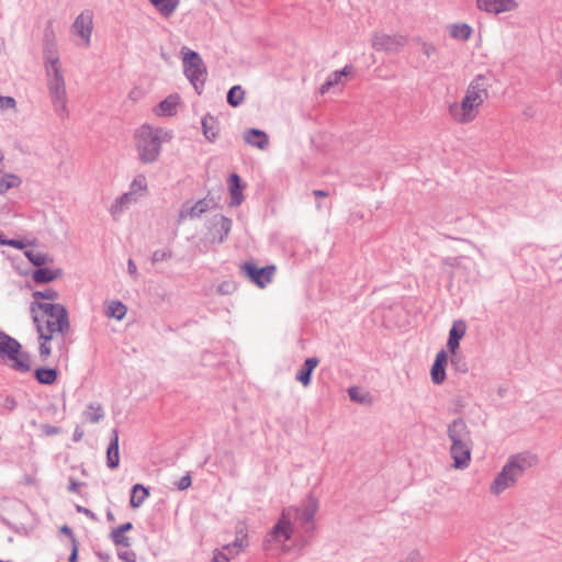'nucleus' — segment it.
I'll list each match as a JSON object with an SVG mask.
<instances>
[{
  "label": "nucleus",
  "instance_id": "38",
  "mask_svg": "<svg viewBox=\"0 0 562 562\" xmlns=\"http://www.w3.org/2000/svg\"><path fill=\"white\" fill-rule=\"evenodd\" d=\"M25 256L29 258V260L33 265L38 266V267L53 261V259L48 255L36 251V250H27L25 252Z\"/></svg>",
  "mask_w": 562,
  "mask_h": 562
},
{
  "label": "nucleus",
  "instance_id": "50",
  "mask_svg": "<svg viewBox=\"0 0 562 562\" xmlns=\"http://www.w3.org/2000/svg\"><path fill=\"white\" fill-rule=\"evenodd\" d=\"M314 195L317 198H326L328 193L324 190H314Z\"/></svg>",
  "mask_w": 562,
  "mask_h": 562
},
{
  "label": "nucleus",
  "instance_id": "19",
  "mask_svg": "<svg viewBox=\"0 0 562 562\" xmlns=\"http://www.w3.org/2000/svg\"><path fill=\"white\" fill-rule=\"evenodd\" d=\"M451 442H471L470 431L462 419L453 420L448 428Z\"/></svg>",
  "mask_w": 562,
  "mask_h": 562
},
{
  "label": "nucleus",
  "instance_id": "5",
  "mask_svg": "<svg viewBox=\"0 0 562 562\" xmlns=\"http://www.w3.org/2000/svg\"><path fill=\"white\" fill-rule=\"evenodd\" d=\"M0 357L15 371L27 372L31 369L30 356L22 350L18 340L5 334H0Z\"/></svg>",
  "mask_w": 562,
  "mask_h": 562
},
{
  "label": "nucleus",
  "instance_id": "6",
  "mask_svg": "<svg viewBox=\"0 0 562 562\" xmlns=\"http://www.w3.org/2000/svg\"><path fill=\"white\" fill-rule=\"evenodd\" d=\"M296 513L297 510L294 508L283 510L279 521L267 536L266 548L268 550H281L285 541L291 538L293 531L291 517Z\"/></svg>",
  "mask_w": 562,
  "mask_h": 562
},
{
  "label": "nucleus",
  "instance_id": "30",
  "mask_svg": "<svg viewBox=\"0 0 562 562\" xmlns=\"http://www.w3.org/2000/svg\"><path fill=\"white\" fill-rule=\"evenodd\" d=\"M151 4L164 16H170L179 5L180 0H150Z\"/></svg>",
  "mask_w": 562,
  "mask_h": 562
},
{
  "label": "nucleus",
  "instance_id": "57",
  "mask_svg": "<svg viewBox=\"0 0 562 562\" xmlns=\"http://www.w3.org/2000/svg\"><path fill=\"white\" fill-rule=\"evenodd\" d=\"M80 439V434H77L76 440Z\"/></svg>",
  "mask_w": 562,
  "mask_h": 562
},
{
  "label": "nucleus",
  "instance_id": "53",
  "mask_svg": "<svg viewBox=\"0 0 562 562\" xmlns=\"http://www.w3.org/2000/svg\"><path fill=\"white\" fill-rule=\"evenodd\" d=\"M61 531L65 532V533H71L70 529L67 526H64L61 528Z\"/></svg>",
  "mask_w": 562,
  "mask_h": 562
},
{
  "label": "nucleus",
  "instance_id": "35",
  "mask_svg": "<svg viewBox=\"0 0 562 562\" xmlns=\"http://www.w3.org/2000/svg\"><path fill=\"white\" fill-rule=\"evenodd\" d=\"M104 416L103 408L100 404L88 405L83 412V417L89 423H98Z\"/></svg>",
  "mask_w": 562,
  "mask_h": 562
},
{
  "label": "nucleus",
  "instance_id": "28",
  "mask_svg": "<svg viewBox=\"0 0 562 562\" xmlns=\"http://www.w3.org/2000/svg\"><path fill=\"white\" fill-rule=\"evenodd\" d=\"M448 32L452 38L465 42L471 37L472 29L467 23H454L448 27Z\"/></svg>",
  "mask_w": 562,
  "mask_h": 562
},
{
  "label": "nucleus",
  "instance_id": "41",
  "mask_svg": "<svg viewBox=\"0 0 562 562\" xmlns=\"http://www.w3.org/2000/svg\"><path fill=\"white\" fill-rule=\"evenodd\" d=\"M451 357H452L451 362L456 370H458L462 373L468 371V364H467L465 360L463 359V357L458 355V352H456V356H451Z\"/></svg>",
  "mask_w": 562,
  "mask_h": 562
},
{
  "label": "nucleus",
  "instance_id": "44",
  "mask_svg": "<svg viewBox=\"0 0 562 562\" xmlns=\"http://www.w3.org/2000/svg\"><path fill=\"white\" fill-rule=\"evenodd\" d=\"M217 226L221 228V231L224 232V235L227 236L232 229V221L222 216L217 222Z\"/></svg>",
  "mask_w": 562,
  "mask_h": 562
},
{
  "label": "nucleus",
  "instance_id": "9",
  "mask_svg": "<svg viewBox=\"0 0 562 562\" xmlns=\"http://www.w3.org/2000/svg\"><path fill=\"white\" fill-rule=\"evenodd\" d=\"M183 54V67L184 74L188 79L193 83V86L198 89V83L201 86L205 81L206 77V68L202 58L198 53L192 50L182 49Z\"/></svg>",
  "mask_w": 562,
  "mask_h": 562
},
{
  "label": "nucleus",
  "instance_id": "12",
  "mask_svg": "<svg viewBox=\"0 0 562 562\" xmlns=\"http://www.w3.org/2000/svg\"><path fill=\"white\" fill-rule=\"evenodd\" d=\"M519 475L513 470V465H509L507 462L491 484L490 490L493 494L497 495L514 485Z\"/></svg>",
  "mask_w": 562,
  "mask_h": 562
},
{
  "label": "nucleus",
  "instance_id": "18",
  "mask_svg": "<svg viewBox=\"0 0 562 562\" xmlns=\"http://www.w3.org/2000/svg\"><path fill=\"white\" fill-rule=\"evenodd\" d=\"M448 356L445 350H440L435 358V362L430 370L431 381L435 384H441L446 380V364Z\"/></svg>",
  "mask_w": 562,
  "mask_h": 562
},
{
  "label": "nucleus",
  "instance_id": "14",
  "mask_svg": "<svg viewBox=\"0 0 562 562\" xmlns=\"http://www.w3.org/2000/svg\"><path fill=\"white\" fill-rule=\"evenodd\" d=\"M450 454L456 469H465L471 461V442H452Z\"/></svg>",
  "mask_w": 562,
  "mask_h": 562
},
{
  "label": "nucleus",
  "instance_id": "29",
  "mask_svg": "<svg viewBox=\"0 0 562 562\" xmlns=\"http://www.w3.org/2000/svg\"><path fill=\"white\" fill-rule=\"evenodd\" d=\"M61 274V270L40 268L32 273V278L37 283H47L56 280Z\"/></svg>",
  "mask_w": 562,
  "mask_h": 562
},
{
  "label": "nucleus",
  "instance_id": "22",
  "mask_svg": "<svg viewBox=\"0 0 562 562\" xmlns=\"http://www.w3.org/2000/svg\"><path fill=\"white\" fill-rule=\"evenodd\" d=\"M180 98L177 94H171L161 101L154 110L159 116H171L177 113Z\"/></svg>",
  "mask_w": 562,
  "mask_h": 562
},
{
  "label": "nucleus",
  "instance_id": "51",
  "mask_svg": "<svg viewBox=\"0 0 562 562\" xmlns=\"http://www.w3.org/2000/svg\"><path fill=\"white\" fill-rule=\"evenodd\" d=\"M132 527H133V526H132V524H131V522H126V524L121 525V526L119 527V529H121V531H123V532L125 533L126 531L131 530V529H132Z\"/></svg>",
  "mask_w": 562,
  "mask_h": 562
},
{
  "label": "nucleus",
  "instance_id": "25",
  "mask_svg": "<svg viewBox=\"0 0 562 562\" xmlns=\"http://www.w3.org/2000/svg\"><path fill=\"white\" fill-rule=\"evenodd\" d=\"M244 139L247 144L255 146L261 150L266 149L269 144L268 135L265 132L256 128H252L245 133Z\"/></svg>",
  "mask_w": 562,
  "mask_h": 562
},
{
  "label": "nucleus",
  "instance_id": "47",
  "mask_svg": "<svg viewBox=\"0 0 562 562\" xmlns=\"http://www.w3.org/2000/svg\"><path fill=\"white\" fill-rule=\"evenodd\" d=\"M170 256V254H168L167 251L165 250H158V251H155L154 255H153V261L154 262H158L160 260H164L166 258H168Z\"/></svg>",
  "mask_w": 562,
  "mask_h": 562
},
{
  "label": "nucleus",
  "instance_id": "42",
  "mask_svg": "<svg viewBox=\"0 0 562 562\" xmlns=\"http://www.w3.org/2000/svg\"><path fill=\"white\" fill-rule=\"evenodd\" d=\"M348 392L350 398L355 402L364 403L367 401L368 394L362 393L357 387H350Z\"/></svg>",
  "mask_w": 562,
  "mask_h": 562
},
{
  "label": "nucleus",
  "instance_id": "4",
  "mask_svg": "<svg viewBox=\"0 0 562 562\" xmlns=\"http://www.w3.org/2000/svg\"><path fill=\"white\" fill-rule=\"evenodd\" d=\"M47 72L50 76L49 93L55 111L60 116H66L67 111V91L64 81L59 60L56 56H52L47 63Z\"/></svg>",
  "mask_w": 562,
  "mask_h": 562
},
{
  "label": "nucleus",
  "instance_id": "1",
  "mask_svg": "<svg viewBox=\"0 0 562 562\" xmlns=\"http://www.w3.org/2000/svg\"><path fill=\"white\" fill-rule=\"evenodd\" d=\"M30 313L38 334L40 356L46 359L52 355L50 341L59 337L64 338L71 331L68 311L63 304H36Z\"/></svg>",
  "mask_w": 562,
  "mask_h": 562
},
{
  "label": "nucleus",
  "instance_id": "3",
  "mask_svg": "<svg viewBox=\"0 0 562 562\" xmlns=\"http://www.w3.org/2000/svg\"><path fill=\"white\" fill-rule=\"evenodd\" d=\"M134 137L139 159L144 164H149L157 160L161 145L170 142L172 135L162 127L144 124L136 130Z\"/></svg>",
  "mask_w": 562,
  "mask_h": 562
},
{
  "label": "nucleus",
  "instance_id": "7",
  "mask_svg": "<svg viewBox=\"0 0 562 562\" xmlns=\"http://www.w3.org/2000/svg\"><path fill=\"white\" fill-rule=\"evenodd\" d=\"M409 37L403 33H375L371 40V46L376 52L396 54L408 44Z\"/></svg>",
  "mask_w": 562,
  "mask_h": 562
},
{
  "label": "nucleus",
  "instance_id": "52",
  "mask_svg": "<svg viewBox=\"0 0 562 562\" xmlns=\"http://www.w3.org/2000/svg\"><path fill=\"white\" fill-rule=\"evenodd\" d=\"M77 488H78V484H77V483H75V482H72V483L70 484V491L76 492V491H77Z\"/></svg>",
  "mask_w": 562,
  "mask_h": 562
},
{
  "label": "nucleus",
  "instance_id": "15",
  "mask_svg": "<svg viewBox=\"0 0 562 562\" xmlns=\"http://www.w3.org/2000/svg\"><path fill=\"white\" fill-rule=\"evenodd\" d=\"M353 74V67L350 65H347L341 70H337L331 72L326 81L321 86L319 93L325 94L334 87H342L346 83L347 76H350Z\"/></svg>",
  "mask_w": 562,
  "mask_h": 562
},
{
  "label": "nucleus",
  "instance_id": "27",
  "mask_svg": "<svg viewBox=\"0 0 562 562\" xmlns=\"http://www.w3.org/2000/svg\"><path fill=\"white\" fill-rule=\"evenodd\" d=\"M318 364L317 358H307L302 367V369L296 374V380L301 382L304 386H307L311 382V375L314 369Z\"/></svg>",
  "mask_w": 562,
  "mask_h": 562
},
{
  "label": "nucleus",
  "instance_id": "21",
  "mask_svg": "<svg viewBox=\"0 0 562 562\" xmlns=\"http://www.w3.org/2000/svg\"><path fill=\"white\" fill-rule=\"evenodd\" d=\"M212 207V201L211 200H200L194 205L184 207L180 212V218L187 220V218H196L201 216L203 213L209 211Z\"/></svg>",
  "mask_w": 562,
  "mask_h": 562
},
{
  "label": "nucleus",
  "instance_id": "39",
  "mask_svg": "<svg viewBox=\"0 0 562 562\" xmlns=\"http://www.w3.org/2000/svg\"><path fill=\"white\" fill-rule=\"evenodd\" d=\"M147 190V180L144 176H138L134 179L131 192L124 196V199H130L133 194L143 193Z\"/></svg>",
  "mask_w": 562,
  "mask_h": 562
},
{
  "label": "nucleus",
  "instance_id": "40",
  "mask_svg": "<svg viewBox=\"0 0 562 562\" xmlns=\"http://www.w3.org/2000/svg\"><path fill=\"white\" fill-rule=\"evenodd\" d=\"M111 538H112V540H113L116 544L124 546V547L130 546L128 538H127V537L125 536V533H124L123 531H121V529H119V528L114 529V530L111 532Z\"/></svg>",
  "mask_w": 562,
  "mask_h": 562
},
{
  "label": "nucleus",
  "instance_id": "49",
  "mask_svg": "<svg viewBox=\"0 0 562 562\" xmlns=\"http://www.w3.org/2000/svg\"><path fill=\"white\" fill-rule=\"evenodd\" d=\"M128 271L131 274L136 273V265L132 259L128 260Z\"/></svg>",
  "mask_w": 562,
  "mask_h": 562
},
{
  "label": "nucleus",
  "instance_id": "2",
  "mask_svg": "<svg viewBox=\"0 0 562 562\" xmlns=\"http://www.w3.org/2000/svg\"><path fill=\"white\" fill-rule=\"evenodd\" d=\"M490 78L485 74H479L473 77L464 90L460 101L449 104L448 113L456 124H470L474 122L480 111L488 99Z\"/></svg>",
  "mask_w": 562,
  "mask_h": 562
},
{
  "label": "nucleus",
  "instance_id": "11",
  "mask_svg": "<svg viewBox=\"0 0 562 562\" xmlns=\"http://www.w3.org/2000/svg\"><path fill=\"white\" fill-rule=\"evenodd\" d=\"M241 268L247 277L261 289L266 288L272 282L273 276L276 273V266L273 265L258 268L251 262H245Z\"/></svg>",
  "mask_w": 562,
  "mask_h": 562
},
{
  "label": "nucleus",
  "instance_id": "43",
  "mask_svg": "<svg viewBox=\"0 0 562 562\" xmlns=\"http://www.w3.org/2000/svg\"><path fill=\"white\" fill-rule=\"evenodd\" d=\"M16 108V102L12 97L0 95V109H12Z\"/></svg>",
  "mask_w": 562,
  "mask_h": 562
},
{
  "label": "nucleus",
  "instance_id": "10",
  "mask_svg": "<svg viewBox=\"0 0 562 562\" xmlns=\"http://www.w3.org/2000/svg\"><path fill=\"white\" fill-rule=\"evenodd\" d=\"M476 8L487 14H503L519 10V0H475Z\"/></svg>",
  "mask_w": 562,
  "mask_h": 562
},
{
  "label": "nucleus",
  "instance_id": "8",
  "mask_svg": "<svg viewBox=\"0 0 562 562\" xmlns=\"http://www.w3.org/2000/svg\"><path fill=\"white\" fill-rule=\"evenodd\" d=\"M248 546L247 527L243 522L236 526V537L231 543L223 546L222 550L214 551L212 562H229L231 558L238 555Z\"/></svg>",
  "mask_w": 562,
  "mask_h": 562
},
{
  "label": "nucleus",
  "instance_id": "37",
  "mask_svg": "<svg viewBox=\"0 0 562 562\" xmlns=\"http://www.w3.org/2000/svg\"><path fill=\"white\" fill-rule=\"evenodd\" d=\"M416 43L419 53L426 56L427 58L434 57L438 52L437 46L431 41L423 40L419 37L416 40Z\"/></svg>",
  "mask_w": 562,
  "mask_h": 562
},
{
  "label": "nucleus",
  "instance_id": "55",
  "mask_svg": "<svg viewBox=\"0 0 562 562\" xmlns=\"http://www.w3.org/2000/svg\"><path fill=\"white\" fill-rule=\"evenodd\" d=\"M559 81L562 85V72L559 75Z\"/></svg>",
  "mask_w": 562,
  "mask_h": 562
},
{
  "label": "nucleus",
  "instance_id": "58",
  "mask_svg": "<svg viewBox=\"0 0 562 562\" xmlns=\"http://www.w3.org/2000/svg\"><path fill=\"white\" fill-rule=\"evenodd\" d=\"M80 439V434H77L76 440Z\"/></svg>",
  "mask_w": 562,
  "mask_h": 562
},
{
  "label": "nucleus",
  "instance_id": "56",
  "mask_svg": "<svg viewBox=\"0 0 562 562\" xmlns=\"http://www.w3.org/2000/svg\"><path fill=\"white\" fill-rule=\"evenodd\" d=\"M80 439V434H77L76 440Z\"/></svg>",
  "mask_w": 562,
  "mask_h": 562
},
{
  "label": "nucleus",
  "instance_id": "23",
  "mask_svg": "<svg viewBox=\"0 0 562 562\" xmlns=\"http://www.w3.org/2000/svg\"><path fill=\"white\" fill-rule=\"evenodd\" d=\"M228 189L231 194V204L232 205H239L241 204L244 196H243V190L244 184H241V180L238 175L232 173L228 178Z\"/></svg>",
  "mask_w": 562,
  "mask_h": 562
},
{
  "label": "nucleus",
  "instance_id": "46",
  "mask_svg": "<svg viewBox=\"0 0 562 562\" xmlns=\"http://www.w3.org/2000/svg\"><path fill=\"white\" fill-rule=\"evenodd\" d=\"M192 480L189 474L182 476L179 482L177 483V486L179 490L183 491L191 486Z\"/></svg>",
  "mask_w": 562,
  "mask_h": 562
},
{
  "label": "nucleus",
  "instance_id": "16",
  "mask_svg": "<svg viewBox=\"0 0 562 562\" xmlns=\"http://www.w3.org/2000/svg\"><path fill=\"white\" fill-rule=\"evenodd\" d=\"M467 325L463 321H456L452 324L447 342V347L451 356H456V352L458 351L460 345V340L464 337Z\"/></svg>",
  "mask_w": 562,
  "mask_h": 562
},
{
  "label": "nucleus",
  "instance_id": "45",
  "mask_svg": "<svg viewBox=\"0 0 562 562\" xmlns=\"http://www.w3.org/2000/svg\"><path fill=\"white\" fill-rule=\"evenodd\" d=\"M0 244L8 245V246H11L16 249H23L24 247H26V243H24L23 240H19V239H9V240L1 239Z\"/></svg>",
  "mask_w": 562,
  "mask_h": 562
},
{
  "label": "nucleus",
  "instance_id": "26",
  "mask_svg": "<svg viewBox=\"0 0 562 562\" xmlns=\"http://www.w3.org/2000/svg\"><path fill=\"white\" fill-rule=\"evenodd\" d=\"M104 313L109 318L122 321L127 313V307L121 301H106L104 302Z\"/></svg>",
  "mask_w": 562,
  "mask_h": 562
},
{
  "label": "nucleus",
  "instance_id": "33",
  "mask_svg": "<svg viewBox=\"0 0 562 562\" xmlns=\"http://www.w3.org/2000/svg\"><path fill=\"white\" fill-rule=\"evenodd\" d=\"M106 461L111 469H115L120 463L119 436L116 432L114 434V438L108 448Z\"/></svg>",
  "mask_w": 562,
  "mask_h": 562
},
{
  "label": "nucleus",
  "instance_id": "24",
  "mask_svg": "<svg viewBox=\"0 0 562 562\" xmlns=\"http://www.w3.org/2000/svg\"><path fill=\"white\" fill-rule=\"evenodd\" d=\"M20 182L18 176L4 171L3 156L0 153V194L5 193L11 188H16Z\"/></svg>",
  "mask_w": 562,
  "mask_h": 562
},
{
  "label": "nucleus",
  "instance_id": "31",
  "mask_svg": "<svg viewBox=\"0 0 562 562\" xmlns=\"http://www.w3.org/2000/svg\"><path fill=\"white\" fill-rule=\"evenodd\" d=\"M149 496V490L142 484H136L133 486L132 495H131V506L134 508H138Z\"/></svg>",
  "mask_w": 562,
  "mask_h": 562
},
{
  "label": "nucleus",
  "instance_id": "13",
  "mask_svg": "<svg viewBox=\"0 0 562 562\" xmlns=\"http://www.w3.org/2000/svg\"><path fill=\"white\" fill-rule=\"evenodd\" d=\"M93 26V15L90 11H83L74 22L72 29L86 46L90 45Z\"/></svg>",
  "mask_w": 562,
  "mask_h": 562
},
{
  "label": "nucleus",
  "instance_id": "48",
  "mask_svg": "<svg viewBox=\"0 0 562 562\" xmlns=\"http://www.w3.org/2000/svg\"><path fill=\"white\" fill-rule=\"evenodd\" d=\"M77 557H78V544H77L76 540L74 539L72 540V551L69 557V562H77Z\"/></svg>",
  "mask_w": 562,
  "mask_h": 562
},
{
  "label": "nucleus",
  "instance_id": "36",
  "mask_svg": "<svg viewBox=\"0 0 562 562\" xmlns=\"http://www.w3.org/2000/svg\"><path fill=\"white\" fill-rule=\"evenodd\" d=\"M245 99V91L240 86H234L227 93V102L229 105L236 108L243 103Z\"/></svg>",
  "mask_w": 562,
  "mask_h": 562
},
{
  "label": "nucleus",
  "instance_id": "32",
  "mask_svg": "<svg viewBox=\"0 0 562 562\" xmlns=\"http://www.w3.org/2000/svg\"><path fill=\"white\" fill-rule=\"evenodd\" d=\"M57 370L53 368H38L35 370V378L41 384H54L57 380Z\"/></svg>",
  "mask_w": 562,
  "mask_h": 562
},
{
  "label": "nucleus",
  "instance_id": "54",
  "mask_svg": "<svg viewBox=\"0 0 562 562\" xmlns=\"http://www.w3.org/2000/svg\"><path fill=\"white\" fill-rule=\"evenodd\" d=\"M121 558H123V555H121ZM124 559L127 560L128 562H134V560H128V555H125Z\"/></svg>",
  "mask_w": 562,
  "mask_h": 562
},
{
  "label": "nucleus",
  "instance_id": "17",
  "mask_svg": "<svg viewBox=\"0 0 562 562\" xmlns=\"http://www.w3.org/2000/svg\"><path fill=\"white\" fill-rule=\"evenodd\" d=\"M59 299V293L52 289V288H47V289H44L42 291H35L33 292L32 294V302L30 304V311H33V307L38 304H43V305H60V303H58Z\"/></svg>",
  "mask_w": 562,
  "mask_h": 562
},
{
  "label": "nucleus",
  "instance_id": "20",
  "mask_svg": "<svg viewBox=\"0 0 562 562\" xmlns=\"http://www.w3.org/2000/svg\"><path fill=\"white\" fill-rule=\"evenodd\" d=\"M509 465H513V470L521 476L522 473L532 468L537 463V457L531 453H520L508 460Z\"/></svg>",
  "mask_w": 562,
  "mask_h": 562
},
{
  "label": "nucleus",
  "instance_id": "34",
  "mask_svg": "<svg viewBox=\"0 0 562 562\" xmlns=\"http://www.w3.org/2000/svg\"><path fill=\"white\" fill-rule=\"evenodd\" d=\"M202 126H203V132H204L205 137L209 140L214 142L218 135L217 121L213 116L207 115V116L203 117Z\"/></svg>",
  "mask_w": 562,
  "mask_h": 562
}]
</instances>
